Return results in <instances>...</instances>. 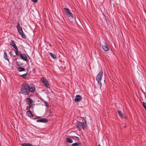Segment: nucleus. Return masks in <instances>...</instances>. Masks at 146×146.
Instances as JSON below:
<instances>
[{
	"label": "nucleus",
	"instance_id": "1",
	"mask_svg": "<svg viewBox=\"0 0 146 146\" xmlns=\"http://www.w3.org/2000/svg\"><path fill=\"white\" fill-rule=\"evenodd\" d=\"M35 92L36 89L34 85H29L26 82H24L22 84L21 88V92L24 95H28L30 92L33 93Z\"/></svg>",
	"mask_w": 146,
	"mask_h": 146
},
{
	"label": "nucleus",
	"instance_id": "2",
	"mask_svg": "<svg viewBox=\"0 0 146 146\" xmlns=\"http://www.w3.org/2000/svg\"><path fill=\"white\" fill-rule=\"evenodd\" d=\"M77 127L79 131L82 129L83 130L85 129L87 126V121L85 119H83L82 121H78L76 123Z\"/></svg>",
	"mask_w": 146,
	"mask_h": 146
},
{
	"label": "nucleus",
	"instance_id": "3",
	"mask_svg": "<svg viewBox=\"0 0 146 146\" xmlns=\"http://www.w3.org/2000/svg\"><path fill=\"white\" fill-rule=\"evenodd\" d=\"M16 27L17 29V31L19 34L23 38L25 39L26 38V36L23 32L22 27L20 26V24L18 23Z\"/></svg>",
	"mask_w": 146,
	"mask_h": 146
},
{
	"label": "nucleus",
	"instance_id": "4",
	"mask_svg": "<svg viewBox=\"0 0 146 146\" xmlns=\"http://www.w3.org/2000/svg\"><path fill=\"white\" fill-rule=\"evenodd\" d=\"M102 74L103 72L102 71H100L97 75L96 77V80L97 81L98 83L100 86V89H101V86H102V83L101 82V80L102 79Z\"/></svg>",
	"mask_w": 146,
	"mask_h": 146
},
{
	"label": "nucleus",
	"instance_id": "5",
	"mask_svg": "<svg viewBox=\"0 0 146 146\" xmlns=\"http://www.w3.org/2000/svg\"><path fill=\"white\" fill-rule=\"evenodd\" d=\"M64 9L68 17L73 19L74 18V17L70 10L68 8H64Z\"/></svg>",
	"mask_w": 146,
	"mask_h": 146
},
{
	"label": "nucleus",
	"instance_id": "6",
	"mask_svg": "<svg viewBox=\"0 0 146 146\" xmlns=\"http://www.w3.org/2000/svg\"><path fill=\"white\" fill-rule=\"evenodd\" d=\"M41 81L42 83L44 84V86L46 87V88H49V84L48 81L46 78L44 77H43L41 78Z\"/></svg>",
	"mask_w": 146,
	"mask_h": 146
},
{
	"label": "nucleus",
	"instance_id": "7",
	"mask_svg": "<svg viewBox=\"0 0 146 146\" xmlns=\"http://www.w3.org/2000/svg\"><path fill=\"white\" fill-rule=\"evenodd\" d=\"M82 99V97L81 95H77L75 96L74 101L75 102H76L81 100Z\"/></svg>",
	"mask_w": 146,
	"mask_h": 146
},
{
	"label": "nucleus",
	"instance_id": "8",
	"mask_svg": "<svg viewBox=\"0 0 146 146\" xmlns=\"http://www.w3.org/2000/svg\"><path fill=\"white\" fill-rule=\"evenodd\" d=\"M26 100L29 104V106L33 107V104L34 102L33 100L30 98H27Z\"/></svg>",
	"mask_w": 146,
	"mask_h": 146
},
{
	"label": "nucleus",
	"instance_id": "9",
	"mask_svg": "<svg viewBox=\"0 0 146 146\" xmlns=\"http://www.w3.org/2000/svg\"><path fill=\"white\" fill-rule=\"evenodd\" d=\"M100 46H101L103 49L106 51L108 50L109 49V47L108 46V44H107V43H104V45H101Z\"/></svg>",
	"mask_w": 146,
	"mask_h": 146
},
{
	"label": "nucleus",
	"instance_id": "10",
	"mask_svg": "<svg viewBox=\"0 0 146 146\" xmlns=\"http://www.w3.org/2000/svg\"><path fill=\"white\" fill-rule=\"evenodd\" d=\"M20 56L22 59L26 62L27 61V57L25 54H20Z\"/></svg>",
	"mask_w": 146,
	"mask_h": 146
},
{
	"label": "nucleus",
	"instance_id": "11",
	"mask_svg": "<svg viewBox=\"0 0 146 146\" xmlns=\"http://www.w3.org/2000/svg\"><path fill=\"white\" fill-rule=\"evenodd\" d=\"M10 44L12 46L15 50H17V47L14 43V42L12 40H11Z\"/></svg>",
	"mask_w": 146,
	"mask_h": 146
},
{
	"label": "nucleus",
	"instance_id": "12",
	"mask_svg": "<svg viewBox=\"0 0 146 146\" xmlns=\"http://www.w3.org/2000/svg\"><path fill=\"white\" fill-rule=\"evenodd\" d=\"M47 119L45 118H41L40 119L37 120L36 121L37 122L46 123L47 122Z\"/></svg>",
	"mask_w": 146,
	"mask_h": 146
},
{
	"label": "nucleus",
	"instance_id": "13",
	"mask_svg": "<svg viewBox=\"0 0 146 146\" xmlns=\"http://www.w3.org/2000/svg\"><path fill=\"white\" fill-rule=\"evenodd\" d=\"M117 112L121 118H126V116L124 113H123L121 111H118Z\"/></svg>",
	"mask_w": 146,
	"mask_h": 146
},
{
	"label": "nucleus",
	"instance_id": "14",
	"mask_svg": "<svg viewBox=\"0 0 146 146\" xmlns=\"http://www.w3.org/2000/svg\"><path fill=\"white\" fill-rule=\"evenodd\" d=\"M4 57L5 59L9 62V60L7 57V54L5 50H4Z\"/></svg>",
	"mask_w": 146,
	"mask_h": 146
},
{
	"label": "nucleus",
	"instance_id": "15",
	"mask_svg": "<svg viewBox=\"0 0 146 146\" xmlns=\"http://www.w3.org/2000/svg\"><path fill=\"white\" fill-rule=\"evenodd\" d=\"M49 54L52 58L54 59H56L57 58L56 56L54 54L51 52H49Z\"/></svg>",
	"mask_w": 146,
	"mask_h": 146
},
{
	"label": "nucleus",
	"instance_id": "16",
	"mask_svg": "<svg viewBox=\"0 0 146 146\" xmlns=\"http://www.w3.org/2000/svg\"><path fill=\"white\" fill-rule=\"evenodd\" d=\"M22 146H33V145L29 143H24L22 144Z\"/></svg>",
	"mask_w": 146,
	"mask_h": 146
},
{
	"label": "nucleus",
	"instance_id": "17",
	"mask_svg": "<svg viewBox=\"0 0 146 146\" xmlns=\"http://www.w3.org/2000/svg\"><path fill=\"white\" fill-rule=\"evenodd\" d=\"M18 70L19 72L24 71L25 70V69L24 68L21 67H19L18 68Z\"/></svg>",
	"mask_w": 146,
	"mask_h": 146
},
{
	"label": "nucleus",
	"instance_id": "18",
	"mask_svg": "<svg viewBox=\"0 0 146 146\" xmlns=\"http://www.w3.org/2000/svg\"><path fill=\"white\" fill-rule=\"evenodd\" d=\"M72 138L73 139L75 140V141H78L79 140V139L78 138V137H75V136L73 137H72Z\"/></svg>",
	"mask_w": 146,
	"mask_h": 146
},
{
	"label": "nucleus",
	"instance_id": "19",
	"mask_svg": "<svg viewBox=\"0 0 146 146\" xmlns=\"http://www.w3.org/2000/svg\"><path fill=\"white\" fill-rule=\"evenodd\" d=\"M27 114L28 115V116L31 117V114L32 112L30 110H28L26 112Z\"/></svg>",
	"mask_w": 146,
	"mask_h": 146
},
{
	"label": "nucleus",
	"instance_id": "20",
	"mask_svg": "<svg viewBox=\"0 0 146 146\" xmlns=\"http://www.w3.org/2000/svg\"><path fill=\"white\" fill-rule=\"evenodd\" d=\"M28 75V73H26L21 75V76L24 78H26L27 77V76Z\"/></svg>",
	"mask_w": 146,
	"mask_h": 146
},
{
	"label": "nucleus",
	"instance_id": "21",
	"mask_svg": "<svg viewBox=\"0 0 146 146\" xmlns=\"http://www.w3.org/2000/svg\"><path fill=\"white\" fill-rule=\"evenodd\" d=\"M15 50V52L16 54L18 56L19 55V54L21 53V52L18 50V48L17 50Z\"/></svg>",
	"mask_w": 146,
	"mask_h": 146
},
{
	"label": "nucleus",
	"instance_id": "22",
	"mask_svg": "<svg viewBox=\"0 0 146 146\" xmlns=\"http://www.w3.org/2000/svg\"><path fill=\"white\" fill-rule=\"evenodd\" d=\"M16 64L17 66H20L23 65V64L22 63H21L20 62L18 61H16Z\"/></svg>",
	"mask_w": 146,
	"mask_h": 146
},
{
	"label": "nucleus",
	"instance_id": "23",
	"mask_svg": "<svg viewBox=\"0 0 146 146\" xmlns=\"http://www.w3.org/2000/svg\"><path fill=\"white\" fill-rule=\"evenodd\" d=\"M66 141L70 143H72L73 142V141L71 139L69 138H67L66 139Z\"/></svg>",
	"mask_w": 146,
	"mask_h": 146
},
{
	"label": "nucleus",
	"instance_id": "24",
	"mask_svg": "<svg viewBox=\"0 0 146 146\" xmlns=\"http://www.w3.org/2000/svg\"><path fill=\"white\" fill-rule=\"evenodd\" d=\"M142 105L144 108H146V103L144 102H143L142 103Z\"/></svg>",
	"mask_w": 146,
	"mask_h": 146
},
{
	"label": "nucleus",
	"instance_id": "25",
	"mask_svg": "<svg viewBox=\"0 0 146 146\" xmlns=\"http://www.w3.org/2000/svg\"><path fill=\"white\" fill-rule=\"evenodd\" d=\"M78 143L76 142L75 143H73L72 144V146H77L78 145Z\"/></svg>",
	"mask_w": 146,
	"mask_h": 146
},
{
	"label": "nucleus",
	"instance_id": "26",
	"mask_svg": "<svg viewBox=\"0 0 146 146\" xmlns=\"http://www.w3.org/2000/svg\"><path fill=\"white\" fill-rule=\"evenodd\" d=\"M30 108H33V107H31V106H27L26 108V110H29Z\"/></svg>",
	"mask_w": 146,
	"mask_h": 146
},
{
	"label": "nucleus",
	"instance_id": "27",
	"mask_svg": "<svg viewBox=\"0 0 146 146\" xmlns=\"http://www.w3.org/2000/svg\"><path fill=\"white\" fill-rule=\"evenodd\" d=\"M47 102H44V106H46V107H49L48 106V104H47Z\"/></svg>",
	"mask_w": 146,
	"mask_h": 146
},
{
	"label": "nucleus",
	"instance_id": "28",
	"mask_svg": "<svg viewBox=\"0 0 146 146\" xmlns=\"http://www.w3.org/2000/svg\"><path fill=\"white\" fill-rule=\"evenodd\" d=\"M40 117L39 116H37L35 117V118H33V119H39Z\"/></svg>",
	"mask_w": 146,
	"mask_h": 146
},
{
	"label": "nucleus",
	"instance_id": "29",
	"mask_svg": "<svg viewBox=\"0 0 146 146\" xmlns=\"http://www.w3.org/2000/svg\"><path fill=\"white\" fill-rule=\"evenodd\" d=\"M38 0H31V1L34 3H36Z\"/></svg>",
	"mask_w": 146,
	"mask_h": 146
},
{
	"label": "nucleus",
	"instance_id": "30",
	"mask_svg": "<svg viewBox=\"0 0 146 146\" xmlns=\"http://www.w3.org/2000/svg\"><path fill=\"white\" fill-rule=\"evenodd\" d=\"M35 116V115L34 114H32V113L31 115V116L32 117H34Z\"/></svg>",
	"mask_w": 146,
	"mask_h": 146
},
{
	"label": "nucleus",
	"instance_id": "31",
	"mask_svg": "<svg viewBox=\"0 0 146 146\" xmlns=\"http://www.w3.org/2000/svg\"><path fill=\"white\" fill-rule=\"evenodd\" d=\"M76 146H81V145L80 143H78V145H77Z\"/></svg>",
	"mask_w": 146,
	"mask_h": 146
},
{
	"label": "nucleus",
	"instance_id": "32",
	"mask_svg": "<svg viewBox=\"0 0 146 146\" xmlns=\"http://www.w3.org/2000/svg\"><path fill=\"white\" fill-rule=\"evenodd\" d=\"M36 117V116H35L34 117H33V118H35V117Z\"/></svg>",
	"mask_w": 146,
	"mask_h": 146
},
{
	"label": "nucleus",
	"instance_id": "33",
	"mask_svg": "<svg viewBox=\"0 0 146 146\" xmlns=\"http://www.w3.org/2000/svg\"><path fill=\"white\" fill-rule=\"evenodd\" d=\"M98 146H101L100 144H99Z\"/></svg>",
	"mask_w": 146,
	"mask_h": 146
}]
</instances>
